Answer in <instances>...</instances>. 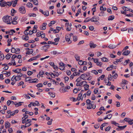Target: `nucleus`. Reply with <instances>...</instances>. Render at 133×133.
<instances>
[{"instance_id": "1", "label": "nucleus", "mask_w": 133, "mask_h": 133, "mask_svg": "<svg viewBox=\"0 0 133 133\" xmlns=\"http://www.w3.org/2000/svg\"><path fill=\"white\" fill-rule=\"evenodd\" d=\"M12 17L11 16H4L2 18L3 21L6 23H7L8 24H10L11 22H10L12 20Z\"/></svg>"}, {"instance_id": "2", "label": "nucleus", "mask_w": 133, "mask_h": 133, "mask_svg": "<svg viewBox=\"0 0 133 133\" xmlns=\"http://www.w3.org/2000/svg\"><path fill=\"white\" fill-rule=\"evenodd\" d=\"M86 103L87 105H88V107H87V108L88 109H90L92 108L93 109H95L96 108V105H94L93 107H92V104H91V102L89 99H88L87 100Z\"/></svg>"}, {"instance_id": "3", "label": "nucleus", "mask_w": 133, "mask_h": 133, "mask_svg": "<svg viewBox=\"0 0 133 133\" xmlns=\"http://www.w3.org/2000/svg\"><path fill=\"white\" fill-rule=\"evenodd\" d=\"M99 20V17H96L94 16L92 17V18L90 19V20L92 22H95V24L97 25H99V22L98 21Z\"/></svg>"}, {"instance_id": "4", "label": "nucleus", "mask_w": 133, "mask_h": 133, "mask_svg": "<svg viewBox=\"0 0 133 133\" xmlns=\"http://www.w3.org/2000/svg\"><path fill=\"white\" fill-rule=\"evenodd\" d=\"M70 37L69 34H67L65 36V39L66 41H68L69 44H70L71 43V42L70 40Z\"/></svg>"}, {"instance_id": "5", "label": "nucleus", "mask_w": 133, "mask_h": 133, "mask_svg": "<svg viewBox=\"0 0 133 133\" xmlns=\"http://www.w3.org/2000/svg\"><path fill=\"white\" fill-rule=\"evenodd\" d=\"M20 12L22 14L25 13L26 11L25 8L23 6L20 7L19 9Z\"/></svg>"}, {"instance_id": "6", "label": "nucleus", "mask_w": 133, "mask_h": 133, "mask_svg": "<svg viewBox=\"0 0 133 133\" xmlns=\"http://www.w3.org/2000/svg\"><path fill=\"white\" fill-rule=\"evenodd\" d=\"M54 73H51L50 75L51 77L53 78H55V76L57 77H58V76L59 74L58 72L54 71Z\"/></svg>"}, {"instance_id": "7", "label": "nucleus", "mask_w": 133, "mask_h": 133, "mask_svg": "<svg viewBox=\"0 0 133 133\" xmlns=\"http://www.w3.org/2000/svg\"><path fill=\"white\" fill-rule=\"evenodd\" d=\"M87 82L85 81H82L79 83H77L76 85L77 86H80L82 85H83L87 84Z\"/></svg>"}, {"instance_id": "8", "label": "nucleus", "mask_w": 133, "mask_h": 133, "mask_svg": "<svg viewBox=\"0 0 133 133\" xmlns=\"http://www.w3.org/2000/svg\"><path fill=\"white\" fill-rule=\"evenodd\" d=\"M6 2L4 0H1L0 1V5L2 7L4 6L6 4Z\"/></svg>"}, {"instance_id": "9", "label": "nucleus", "mask_w": 133, "mask_h": 133, "mask_svg": "<svg viewBox=\"0 0 133 133\" xmlns=\"http://www.w3.org/2000/svg\"><path fill=\"white\" fill-rule=\"evenodd\" d=\"M89 45L90 48H94L97 46L96 44H95L94 43L91 42L90 43Z\"/></svg>"}, {"instance_id": "10", "label": "nucleus", "mask_w": 133, "mask_h": 133, "mask_svg": "<svg viewBox=\"0 0 133 133\" xmlns=\"http://www.w3.org/2000/svg\"><path fill=\"white\" fill-rule=\"evenodd\" d=\"M31 104L33 106H35V105H37L38 106H39V104L38 102L37 101H35V103H34L33 102H31Z\"/></svg>"}, {"instance_id": "11", "label": "nucleus", "mask_w": 133, "mask_h": 133, "mask_svg": "<svg viewBox=\"0 0 133 133\" xmlns=\"http://www.w3.org/2000/svg\"><path fill=\"white\" fill-rule=\"evenodd\" d=\"M70 87L69 86H67L66 87H65L64 89H63L62 90V92L64 93L66 91H67V90L69 89L70 88Z\"/></svg>"}, {"instance_id": "12", "label": "nucleus", "mask_w": 133, "mask_h": 133, "mask_svg": "<svg viewBox=\"0 0 133 133\" xmlns=\"http://www.w3.org/2000/svg\"><path fill=\"white\" fill-rule=\"evenodd\" d=\"M29 37L28 36L23 35L22 37V39L25 41L28 40Z\"/></svg>"}, {"instance_id": "13", "label": "nucleus", "mask_w": 133, "mask_h": 133, "mask_svg": "<svg viewBox=\"0 0 133 133\" xmlns=\"http://www.w3.org/2000/svg\"><path fill=\"white\" fill-rule=\"evenodd\" d=\"M130 53V51L129 50H126L124 51L123 53L122 54L124 55H128Z\"/></svg>"}, {"instance_id": "14", "label": "nucleus", "mask_w": 133, "mask_h": 133, "mask_svg": "<svg viewBox=\"0 0 133 133\" xmlns=\"http://www.w3.org/2000/svg\"><path fill=\"white\" fill-rule=\"evenodd\" d=\"M64 11V9H58L57 10V13L59 14H62L63 12Z\"/></svg>"}, {"instance_id": "15", "label": "nucleus", "mask_w": 133, "mask_h": 133, "mask_svg": "<svg viewBox=\"0 0 133 133\" xmlns=\"http://www.w3.org/2000/svg\"><path fill=\"white\" fill-rule=\"evenodd\" d=\"M80 76V78L83 80H85V78L87 77V75L86 74H82Z\"/></svg>"}, {"instance_id": "16", "label": "nucleus", "mask_w": 133, "mask_h": 133, "mask_svg": "<svg viewBox=\"0 0 133 133\" xmlns=\"http://www.w3.org/2000/svg\"><path fill=\"white\" fill-rule=\"evenodd\" d=\"M29 50V51H28L26 52V54L30 55V54H32L33 53V50L32 49H30Z\"/></svg>"}, {"instance_id": "17", "label": "nucleus", "mask_w": 133, "mask_h": 133, "mask_svg": "<svg viewBox=\"0 0 133 133\" xmlns=\"http://www.w3.org/2000/svg\"><path fill=\"white\" fill-rule=\"evenodd\" d=\"M10 124L8 122H5V127L6 128H9L10 127Z\"/></svg>"}, {"instance_id": "18", "label": "nucleus", "mask_w": 133, "mask_h": 133, "mask_svg": "<svg viewBox=\"0 0 133 133\" xmlns=\"http://www.w3.org/2000/svg\"><path fill=\"white\" fill-rule=\"evenodd\" d=\"M89 86L88 85L85 84L84 85V88L85 90L86 91L88 90Z\"/></svg>"}, {"instance_id": "19", "label": "nucleus", "mask_w": 133, "mask_h": 133, "mask_svg": "<svg viewBox=\"0 0 133 133\" xmlns=\"http://www.w3.org/2000/svg\"><path fill=\"white\" fill-rule=\"evenodd\" d=\"M31 122V121H29L28 122L26 123L25 124V127H27L30 126L31 125V124L30 123Z\"/></svg>"}, {"instance_id": "20", "label": "nucleus", "mask_w": 133, "mask_h": 133, "mask_svg": "<svg viewBox=\"0 0 133 133\" xmlns=\"http://www.w3.org/2000/svg\"><path fill=\"white\" fill-rule=\"evenodd\" d=\"M26 5L28 8H32L33 7L32 4L30 2L26 4Z\"/></svg>"}, {"instance_id": "21", "label": "nucleus", "mask_w": 133, "mask_h": 133, "mask_svg": "<svg viewBox=\"0 0 133 133\" xmlns=\"http://www.w3.org/2000/svg\"><path fill=\"white\" fill-rule=\"evenodd\" d=\"M123 9L125 11H128L130 12H131V10H132L131 9L125 7H124L123 8Z\"/></svg>"}, {"instance_id": "22", "label": "nucleus", "mask_w": 133, "mask_h": 133, "mask_svg": "<svg viewBox=\"0 0 133 133\" xmlns=\"http://www.w3.org/2000/svg\"><path fill=\"white\" fill-rule=\"evenodd\" d=\"M101 60L103 62H108V59L106 57H103L101 58Z\"/></svg>"}, {"instance_id": "23", "label": "nucleus", "mask_w": 133, "mask_h": 133, "mask_svg": "<svg viewBox=\"0 0 133 133\" xmlns=\"http://www.w3.org/2000/svg\"><path fill=\"white\" fill-rule=\"evenodd\" d=\"M48 94L50 95V96L51 97L54 98L55 97V94H53L52 92H48Z\"/></svg>"}, {"instance_id": "24", "label": "nucleus", "mask_w": 133, "mask_h": 133, "mask_svg": "<svg viewBox=\"0 0 133 133\" xmlns=\"http://www.w3.org/2000/svg\"><path fill=\"white\" fill-rule=\"evenodd\" d=\"M114 18V16L113 15L111 16L108 17V20L110 21L113 20Z\"/></svg>"}, {"instance_id": "25", "label": "nucleus", "mask_w": 133, "mask_h": 133, "mask_svg": "<svg viewBox=\"0 0 133 133\" xmlns=\"http://www.w3.org/2000/svg\"><path fill=\"white\" fill-rule=\"evenodd\" d=\"M107 123H104L102 124L100 126V128L101 130H103V127L107 124Z\"/></svg>"}, {"instance_id": "26", "label": "nucleus", "mask_w": 133, "mask_h": 133, "mask_svg": "<svg viewBox=\"0 0 133 133\" xmlns=\"http://www.w3.org/2000/svg\"><path fill=\"white\" fill-rule=\"evenodd\" d=\"M4 58V54H1L0 55V60H2Z\"/></svg>"}, {"instance_id": "27", "label": "nucleus", "mask_w": 133, "mask_h": 133, "mask_svg": "<svg viewBox=\"0 0 133 133\" xmlns=\"http://www.w3.org/2000/svg\"><path fill=\"white\" fill-rule=\"evenodd\" d=\"M118 127L119 128L120 130H121L127 127V125H125L123 126H118Z\"/></svg>"}, {"instance_id": "28", "label": "nucleus", "mask_w": 133, "mask_h": 133, "mask_svg": "<svg viewBox=\"0 0 133 133\" xmlns=\"http://www.w3.org/2000/svg\"><path fill=\"white\" fill-rule=\"evenodd\" d=\"M75 58L76 59V61H78L79 60L80 57L78 56L77 54H76L75 56Z\"/></svg>"}, {"instance_id": "29", "label": "nucleus", "mask_w": 133, "mask_h": 133, "mask_svg": "<svg viewBox=\"0 0 133 133\" xmlns=\"http://www.w3.org/2000/svg\"><path fill=\"white\" fill-rule=\"evenodd\" d=\"M116 47V46H115L114 45H113L111 44L110 45L108 46V47L110 49H113L115 48Z\"/></svg>"}, {"instance_id": "30", "label": "nucleus", "mask_w": 133, "mask_h": 133, "mask_svg": "<svg viewBox=\"0 0 133 133\" xmlns=\"http://www.w3.org/2000/svg\"><path fill=\"white\" fill-rule=\"evenodd\" d=\"M31 81V78L30 77H28L26 78L25 79L26 82L30 81Z\"/></svg>"}, {"instance_id": "31", "label": "nucleus", "mask_w": 133, "mask_h": 133, "mask_svg": "<svg viewBox=\"0 0 133 133\" xmlns=\"http://www.w3.org/2000/svg\"><path fill=\"white\" fill-rule=\"evenodd\" d=\"M81 78H80V76L79 78H78L76 81V82H77V83H79L81 81Z\"/></svg>"}, {"instance_id": "32", "label": "nucleus", "mask_w": 133, "mask_h": 133, "mask_svg": "<svg viewBox=\"0 0 133 133\" xmlns=\"http://www.w3.org/2000/svg\"><path fill=\"white\" fill-rule=\"evenodd\" d=\"M43 14L46 16H48L49 15V12L48 11H44Z\"/></svg>"}, {"instance_id": "33", "label": "nucleus", "mask_w": 133, "mask_h": 133, "mask_svg": "<svg viewBox=\"0 0 133 133\" xmlns=\"http://www.w3.org/2000/svg\"><path fill=\"white\" fill-rule=\"evenodd\" d=\"M37 58L36 57H34L30 58L29 60H28L29 62H31L32 61L36 59Z\"/></svg>"}, {"instance_id": "34", "label": "nucleus", "mask_w": 133, "mask_h": 133, "mask_svg": "<svg viewBox=\"0 0 133 133\" xmlns=\"http://www.w3.org/2000/svg\"><path fill=\"white\" fill-rule=\"evenodd\" d=\"M112 76L111 74H109V75L108 79L109 80L111 81L112 79L113 78L112 77Z\"/></svg>"}, {"instance_id": "35", "label": "nucleus", "mask_w": 133, "mask_h": 133, "mask_svg": "<svg viewBox=\"0 0 133 133\" xmlns=\"http://www.w3.org/2000/svg\"><path fill=\"white\" fill-rule=\"evenodd\" d=\"M33 2L34 4L36 5H38V2L37 0H33Z\"/></svg>"}, {"instance_id": "36", "label": "nucleus", "mask_w": 133, "mask_h": 133, "mask_svg": "<svg viewBox=\"0 0 133 133\" xmlns=\"http://www.w3.org/2000/svg\"><path fill=\"white\" fill-rule=\"evenodd\" d=\"M15 77V80L16 81H18L21 79V78L19 77L18 75Z\"/></svg>"}, {"instance_id": "37", "label": "nucleus", "mask_w": 133, "mask_h": 133, "mask_svg": "<svg viewBox=\"0 0 133 133\" xmlns=\"http://www.w3.org/2000/svg\"><path fill=\"white\" fill-rule=\"evenodd\" d=\"M75 76H77V75L79 76L80 75V73L79 72H75L73 73Z\"/></svg>"}, {"instance_id": "38", "label": "nucleus", "mask_w": 133, "mask_h": 133, "mask_svg": "<svg viewBox=\"0 0 133 133\" xmlns=\"http://www.w3.org/2000/svg\"><path fill=\"white\" fill-rule=\"evenodd\" d=\"M112 75V77L115 79H116L118 76L117 74L116 73H115L114 75Z\"/></svg>"}, {"instance_id": "39", "label": "nucleus", "mask_w": 133, "mask_h": 133, "mask_svg": "<svg viewBox=\"0 0 133 133\" xmlns=\"http://www.w3.org/2000/svg\"><path fill=\"white\" fill-rule=\"evenodd\" d=\"M91 72L94 74L95 75H97L98 74V72L96 70H92L91 71Z\"/></svg>"}, {"instance_id": "40", "label": "nucleus", "mask_w": 133, "mask_h": 133, "mask_svg": "<svg viewBox=\"0 0 133 133\" xmlns=\"http://www.w3.org/2000/svg\"><path fill=\"white\" fill-rule=\"evenodd\" d=\"M101 10H103V11H105L106 10V8H104L103 6H101L100 8Z\"/></svg>"}, {"instance_id": "41", "label": "nucleus", "mask_w": 133, "mask_h": 133, "mask_svg": "<svg viewBox=\"0 0 133 133\" xmlns=\"http://www.w3.org/2000/svg\"><path fill=\"white\" fill-rule=\"evenodd\" d=\"M16 49L13 47H12L11 51L12 53H15L16 52Z\"/></svg>"}, {"instance_id": "42", "label": "nucleus", "mask_w": 133, "mask_h": 133, "mask_svg": "<svg viewBox=\"0 0 133 133\" xmlns=\"http://www.w3.org/2000/svg\"><path fill=\"white\" fill-rule=\"evenodd\" d=\"M21 103H22V102H19V103H17L15 104V106L16 107H18L19 106H20L22 105V104Z\"/></svg>"}, {"instance_id": "43", "label": "nucleus", "mask_w": 133, "mask_h": 133, "mask_svg": "<svg viewBox=\"0 0 133 133\" xmlns=\"http://www.w3.org/2000/svg\"><path fill=\"white\" fill-rule=\"evenodd\" d=\"M52 121L53 119H50V120L49 121H48L47 122V124L48 125H50L51 124Z\"/></svg>"}, {"instance_id": "44", "label": "nucleus", "mask_w": 133, "mask_h": 133, "mask_svg": "<svg viewBox=\"0 0 133 133\" xmlns=\"http://www.w3.org/2000/svg\"><path fill=\"white\" fill-rule=\"evenodd\" d=\"M122 82L124 84H127L128 82L125 80L122 79Z\"/></svg>"}, {"instance_id": "45", "label": "nucleus", "mask_w": 133, "mask_h": 133, "mask_svg": "<svg viewBox=\"0 0 133 133\" xmlns=\"http://www.w3.org/2000/svg\"><path fill=\"white\" fill-rule=\"evenodd\" d=\"M59 65L60 66L64 67L65 66V65L63 62H61L59 64Z\"/></svg>"}, {"instance_id": "46", "label": "nucleus", "mask_w": 133, "mask_h": 133, "mask_svg": "<svg viewBox=\"0 0 133 133\" xmlns=\"http://www.w3.org/2000/svg\"><path fill=\"white\" fill-rule=\"evenodd\" d=\"M91 91L90 90H89L87 92V96H89L90 95L91 93Z\"/></svg>"}, {"instance_id": "47", "label": "nucleus", "mask_w": 133, "mask_h": 133, "mask_svg": "<svg viewBox=\"0 0 133 133\" xmlns=\"http://www.w3.org/2000/svg\"><path fill=\"white\" fill-rule=\"evenodd\" d=\"M81 9H78V10L77 11V13L76 14V15H75V16H78V15L79 13L81 12Z\"/></svg>"}, {"instance_id": "48", "label": "nucleus", "mask_w": 133, "mask_h": 133, "mask_svg": "<svg viewBox=\"0 0 133 133\" xmlns=\"http://www.w3.org/2000/svg\"><path fill=\"white\" fill-rule=\"evenodd\" d=\"M43 86V85L42 83H39L36 85V87H42Z\"/></svg>"}, {"instance_id": "49", "label": "nucleus", "mask_w": 133, "mask_h": 133, "mask_svg": "<svg viewBox=\"0 0 133 133\" xmlns=\"http://www.w3.org/2000/svg\"><path fill=\"white\" fill-rule=\"evenodd\" d=\"M130 119L129 118H125L124 119V120L128 123V122H129V121L130 120Z\"/></svg>"}, {"instance_id": "50", "label": "nucleus", "mask_w": 133, "mask_h": 133, "mask_svg": "<svg viewBox=\"0 0 133 133\" xmlns=\"http://www.w3.org/2000/svg\"><path fill=\"white\" fill-rule=\"evenodd\" d=\"M11 56L9 55H7L5 56V58L7 59H9L10 58Z\"/></svg>"}, {"instance_id": "51", "label": "nucleus", "mask_w": 133, "mask_h": 133, "mask_svg": "<svg viewBox=\"0 0 133 133\" xmlns=\"http://www.w3.org/2000/svg\"><path fill=\"white\" fill-rule=\"evenodd\" d=\"M104 12L103 11H101V13L99 15V16H104Z\"/></svg>"}, {"instance_id": "52", "label": "nucleus", "mask_w": 133, "mask_h": 133, "mask_svg": "<svg viewBox=\"0 0 133 133\" xmlns=\"http://www.w3.org/2000/svg\"><path fill=\"white\" fill-rule=\"evenodd\" d=\"M89 29L91 31H92L94 29V28L93 26H90L89 27Z\"/></svg>"}, {"instance_id": "53", "label": "nucleus", "mask_w": 133, "mask_h": 133, "mask_svg": "<svg viewBox=\"0 0 133 133\" xmlns=\"http://www.w3.org/2000/svg\"><path fill=\"white\" fill-rule=\"evenodd\" d=\"M98 91V88L95 89L94 91V93L95 94H96Z\"/></svg>"}, {"instance_id": "54", "label": "nucleus", "mask_w": 133, "mask_h": 133, "mask_svg": "<svg viewBox=\"0 0 133 133\" xmlns=\"http://www.w3.org/2000/svg\"><path fill=\"white\" fill-rule=\"evenodd\" d=\"M92 59L94 60V62L95 63H97L98 61V59H94V58H92Z\"/></svg>"}, {"instance_id": "55", "label": "nucleus", "mask_w": 133, "mask_h": 133, "mask_svg": "<svg viewBox=\"0 0 133 133\" xmlns=\"http://www.w3.org/2000/svg\"><path fill=\"white\" fill-rule=\"evenodd\" d=\"M6 34H9L10 35H12L13 34L12 32L11 31H6Z\"/></svg>"}, {"instance_id": "56", "label": "nucleus", "mask_w": 133, "mask_h": 133, "mask_svg": "<svg viewBox=\"0 0 133 133\" xmlns=\"http://www.w3.org/2000/svg\"><path fill=\"white\" fill-rule=\"evenodd\" d=\"M22 119V123H26L27 122L26 121V119H25L24 118L23 119Z\"/></svg>"}, {"instance_id": "57", "label": "nucleus", "mask_w": 133, "mask_h": 133, "mask_svg": "<svg viewBox=\"0 0 133 133\" xmlns=\"http://www.w3.org/2000/svg\"><path fill=\"white\" fill-rule=\"evenodd\" d=\"M58 130L62 132L64 131V130L63 129L61 128H58V129H56L55 130Z\"/></svg>"}, {"instance_id": "58", "label": "nucleus", "mask_w": 133, "mask_h": 133, "mask_svg": "<svg viewBox=\"0 0 133 133\" xmlns=\"http://www.w3.org/2000/svg\"><path fill=\"white\" fill-rule=\"evenodd\" d=\"M33 74V72L30 71H28V72L27 74L28 75L30 76Z\"/></svg>"}, {"instance_id": "59", "label": "nucleus", "mask_w": 133, "mask_h": 133, "mask_svg": "<svg viewBox=\"0 0 133 133\" xmlns=\"http://www.w3.org/2000/svg\"><path fill=\"white\" fill-rule=\"evenodd\" d=\"M11 22L14 25H16L18 23L17 22V21H12Z\"/></svg>"}, {"instance_id": "60", "label": "nucleus", "mask_w": 133, "mask_h": 133, "mask_svg": "<svg viewBox=\"0 0 133 133\" xmlns=\"http://www.w3.org/2000/svg\"><path fill=\"white\" fill-rule=\"evenodd\" d=\"M10 82V80L9 79H7L5 81V82L7 84L9 83Z\"/></svg>"}, {"instance_id": "61", "label": "nucleus", "mask_w": 133, "mask_h": 133, "mask_svg": "<svg viewBox=\"0 0 133 133\" xmlns=\"http://www.w3.org/2000/svg\"><path fill=\"white\" fill-rule=\"evenodd\" d=\"M107 117L108 119H110L111 118L112 115L111 114H109L107 115Z\"/></svg>"}, {"instance_id": "62", "label": "nucleus", "mask_w": 133, "mask_h": 133, "mask_svg": "<svg viewBox=\"0 0 133 133\" xmlns=\"http://www.w3.org/2000/svg\"><path fill=\"white\" fill-rule=\"evenodd\" d=\"M54 69L56 70H58V68L57 66L55 65L54 66H53Z\"/></svg>"}, {"instance_id": "63", "label": "nucleus", "mask_w": 133, "mask_h": 133, "mask_svg": "<svg viewBox=\"0 0 133 133\" xmlns=\"http://www.w3.org/2000/svg\"><path fill=\"white\" fill-rule=\"evenodd\" d=\"M66 73L68 75H70L71 74V72L70 71L68 70L66 71Z\"/></svg>"}, {"instance_id": "64", "label": "nucleus", "mask_w": 133, "mask_h": 133, "mask_svg": "<svg viewBox=\"0 0 133 133\" xmlns=\"http://www.w3.org/2000/svg\"><path fill=\"white\" fill-rule=\"evenodd\" d=\"M129 124L131 125L133 123V120H131V119L129 121V122H128Z\"/></svg>"}]
</instances>
